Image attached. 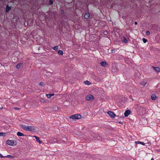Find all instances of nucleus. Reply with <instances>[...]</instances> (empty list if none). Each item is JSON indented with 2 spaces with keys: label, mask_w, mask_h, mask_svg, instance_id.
I'll list each match as a JSON object with an SVG mask.
<instances>
[{
  "label": "nucleus",
  "mask_w": 160,
  "mask_h": 160,
  "mask_svg": "<svg viewBox=\"0 0 160 160\" xmlns=\"http://www.w3.org/2000/svg\"><path fill=\"white\" fill-rule=\"evenodd\" d=\"M21 127L22 128L23 130L27 131L33 132L36 131V129L35 127L33 126L21 125Z\"/></svg>",
  "instance_id": "nucleus-1"
},
{
  "label": "nucleus",
  "mask_w": 160,
  "mask_h": 160,
  "mask_svg": "<svg viewBox=\"0 0 160 160\" xmlns=\"http://www.w3.org/2000/svg\"><path fill=\"white\" fill-rule=\"evenodd\" d=\"M81 118V117L80 114H77L72 115L69 117L70 118L73 119H80Z\"/></svg>",
  "instance_id": "nucleus-2"
},
{
  "label": "nucleus",
  "mask_w": 160,
  "mask_h": 160,
  "mask_svg": "<svg viewBox=\"0 0 160 160\" xmlns=\"http://www.w3.org/2000/svg\"><path fill=\"white\" fill-rule=\"evenodd\" d=\"M7 144L8 145L11 146H13L14 145H16V143L13 140H8L6 142Z\"/></svg>",
  "instance_id": "nucleus-3"
},
{
  "label": "nucleus",
  "mask_w": 160,
  "mask_h": 160,
  "mask_svg": "<svg viewBox=\"0 0 160 160\" xmlns=\"http://www.w3.org/2000/svg\"><path fill=\"white\" fill-rule=\"evenodd\" d=\"M70 95L69 94H65L63 95V97L65 98V101H69L70 100Z\"/></svg>",
  "instance_id": "nucleus-4"
},
{
  "label": "nucleus",
  "mask_w": 160,
  "mask_h": 160,
  "mask_svg": "<svg viewBox=\"0 0 160 160\" xmlns=\"http://www.w3.org/2000/svg\"><path fill=\"white\" fill-rule=\"evenodd\" d=\"M86 99L88 101L92 100H93L94 97L93 95L91 94L88 95L86 97Z\"/></svg>",
  "instance_id": "nucleus-5"
},
{
  "label": "nucleus",
  "mask_w": 160,
  "mask_h": 160,
  "mask_svg": "<svg viewBox=\"0 0 160 160\" xmlns=\"http://www.w3.org/2000/svg\"><path fill=\"white\" fill-rule=\"evenodd\" d=\"M107 113L112 118H114L116 116L115 114L112 111H109Z\"/></svg>",
  "instance_id": "nucleus-6"
},
{
  "label": "nucleus",
  "mask_w": 160,
  "mask_h": 160,
  "mask_svg": "<svg viewBox=\"0 0 160 160\" xmlns=\"http://www.w3.org/2000/svg\"><path fill=\"white\" fill-rule=\"evenodd\" d=\"M152 28L154 30L159 31L160 30V27L156 24H153L152 25Z\"/></svg>",
  "instance_id": "nucleus-7"
},
{
  "label": "nucleus",
  "mask_w": 160,
  "mask_h": 160,
  "mask_svg": "<svg viewBox=\"0 0 160 160\" xmlns=\"http://www.w3.org/2000/svg\"><path fill=\"white\" fill-rule=\"evenodd\" d=\"M131 112L130 110H127L125 111V112H124V116L125 117H128L129 115V114H131Z\"/></svg>",
  "instance_id": "nucleus-8"
},
{
  "label": "nucleus",
  "mask_w": 160,
  "mask_h": 160,
  "mask_svg": "<svg viewBox=\"0 0 160 160\" xmlns=\"http://www.w3.org/2000/svg\"><path fill=\"white\" fill-rule=\"evenodd\" d=\"M67 140L66 137L65 135H63V136H62V138H61V141H62V142H66Z\"/></svg>",
  "instance_id": "nucleus-9"
},
{
  "label": "nucleus",
  "mask_w": 160,
  "mask_h": 160,
  "mask_svg": "<svg viewBox=\"0 0 160 160\" xmlns=\"http://www.w3.org/2000/svg\"><path fill=\"white\" fill-rule=\"evenodd\" d=\"M90 16V13L89 12L86 13L84 15V18L86 19H88Z\"/></svg>",
  "instance_id": "nucleus-10"
},
{
  "label": "nucleus",
  "mask_w": 160,
  "mask_h": 160,
  "mask_svg": "<svg viewBox=\"0 0 160 160\" xmlns=\"http://www.w3.org/2000/svg\"><path fill=\"white\" fill-rule=\"evenodd\" d=\"M101 65L103 67H105L107 64V62H106L102 61L100 63Z\"/></svg>",
  "instance_id": "nucleus-11"
},
{
  "label": "nucleus",
  "mask_w": 160,
  "mask_h": 160,
  "mask_svg": "<svg viewBox=\"0 0 160 160\" xmlns=\"http://www.w3.org/2000/svg\"><path fill=\"white\" fill-rule=\"evenodd\" d=\"M33 137H35L36 138L37 142H39L40 143H41L42 142L40 140V138H38L36 136H33Z\"/></svg>",
  "instance_id": "nucleus-12"
},
{
  "label": "nucleus",
  "mask_w": 160,
  "mask_h": 160,
  "mask_svg": "<svg viewBox=\"0 0 160 160\" xmlns=\"http://www.w3.org/2000/svg\"><path fill=\"white\" fill-rule=\"evenodd\" d=\"M153 68L156 72H160V68L158 67H153Z\"/></svg>",
  "instance_id": "nucleus-13"
},
{
  "label": "nucleus",
  "mask_w": 160,
  "mask_h": 160,
  "mask_svg": "<svg viewBox=\"0 0 160 160\" xmlns=\"http://www.w3.org/2000/svg\"><path fill=\"white\" fill-rule=\"evenodd\" d=\"M135 143L136 144H140L143 145H145V143H144L143 142H140V141H136V142H135Z\"/></svg>",
  "instance_id": "nucleus-14"
},
{
  "label": "nucleus",
  "mask_w": 160,
  "mask_h": 160,
  "mask_svg": "<svg viewBox=\"0 0 160 160\" xmlns=\"http://www.w3.org/2000/svg\"><path fill=\"white\" fill-rule=\"evenodd\" d=\"M17 134L18 136H24V134L22 133L19 132H17Z\"/></svg>",
  "instance_id": "nucleus-15"
},
{
  "label": "nucleus",
  "mask_w": 160,
  "mask_h": 160,
  "mask_svg": "<svg viewBox=\"0 0 160 160\" xmlns=\"http://www.w3.org/2000/svg\"><path fill=\"white\" fill-rule=\"evenodd\" d=\"M157 98L156 96L154 95H152L151 96V98L152 100H155L156 98Z\"/></svg>",
  "instance_id": "nucleus-16"
},
{
  "label": "nucleus",
  "mask_w": 160,
  "mask_h": 160,
  "mask_svg": "<svg viewBox=\"0 0 160 160\" xmlns=\"http://www.w3.org/2000/svg\"><path fill=\"white\" fill-rule=\"evenodd\" d=\"M10 9H11L10 7H9L8 6H7L6 8V12H9V11L10 10Z\"/></svg>",
  "instance_id": "nucleus-17"
},
{
  "label": "nucleus",
  "mask_w": 160,
  "mask_h": 160,
  "mask_svg": "<svg viewBox=\"0 0 160 160\" xmlns=\"http://www.w3.org/2000/svg\"><path fill=\"white\" fill-rule=\"evenodd\" d=\"M123 41L124 42H125V43H128V41L127 39L125 37H123Z\"/></svg>",
  "instance_id": "nucleus-18"
},
{
  "label": "nucleus",
  "mask_w": 160,
  "mask_h": 160,
  "mask_svg": "<svg viewBox=\"0 0 160 160\" xmlns=\"http://www.w3.org/2000/svg\"><path fill=\"white\" fill-rule=\"evenodd\" d=\"M52 48L55 51H57L58 50V46H55L53 47Z\"/></svg>",
  "instance_id": "nucleus-19"
},
{
  "label": "nucleus",
  "mask_w": 160,
  "mask_h": 160,
  "mask_svg": "<svg viewBox=\"0 0 160 160\" xmlns=\"http://www.w3.org/2000/svg\"><path fill=\"white\" fill-rule=\"evenodd\" d=\"M54 95V94H48L46 95V96H47L48 98H50L51 96H53Z\"/></svg>",
  "instance_id": "nucleus-20"
},
{
  "label": "nucleus",
  "mask_w": 160,
  "mask_h": 160,
  "mask_svg": "<svg viewBox=\"0 0 160 160\" xmlns=\"http://www.w3.org/2000/svg\"><path fill=\"white\" fill-rule=\"evenodd\" d=\"M84 83H85L86 84L88 85H89L90 84V82L86 80L84 81Z\"/></svg>",
  "instance_id": "nucleus-21"
},
{
  "label": "nucleus",
  "mask_w": 160,
  "mask_h": 160,
  "mask_svg": "<svg viewBox=\"0 0 160 160\" xmlns=\"http://www.w3.org/2000/svg\"><path fill=\"white\" fill-rule=\"evenodd\" d=\"M4 158H14V157L13 156H11V155H8L7 156H4Z\"/></svg>",
  "instance_id": "nucleus-22"
},
{
  "label": "nucleus",
  "mask_w": 160,
  "mask_h": 160,
  "mask_svg": "<svg viewBox=\"0 0 160 160\" xmlns=\"http://www.w3.org/2000/svg\"><path fill=\"white\" fill-rule=\"evenodd\" d=\"M6 133L4 132H0V136H5Z\"/></svg>",
  "instance_id": "nucleus-23"
},
{
  "label": "nucleus",
  "mask_w": 160,
  "mask_h": 160,
  "mask_svg": "<svg viewBox=\"0 0 160 160\" xmlns=\"http://www.w3.org/2000/svg\"><path fill=\"white\" fill-rule=\"evenodd\" d=\"M61 98H62L63 102L65 101V98L63 97V95H62V94H61Z\"/></svg>",
  "instance_id": "nucleus-24"
},
{
  "label": "nucleus",
  "mask_w": 160,
  "mask_h": 160,
  "mask_svg": "<svg viewBox=\"0 0 160 160\" xmlns=\"http://www.w3.org/2000/svg\"><path fill=\"white\" fill-rule=\"evenodd\" d=\"M21 63H19L16 65V68L18 69H19L20 68L21 66Z\"/></svg>",
  "instance_id": "nucleus-25"
},
{
  "label": "nucleus",
  "mask_w": 160,
  "mask_h": 160,
  "mask_svg": "<svg viewBox=\"0 0 160 160\" xmlns=\"http://www.w3.org/2000/svg\"><path fill=\"white\" fill-rule=\"evenodd\" d=\"M142 41L144 43H145L147 42V40L144 38H142Z\"/></svg>",
  "instance_id": "nucleus-26"
},
{
  "label": "nucleus",
  "mask_w": 160,
  "mask_h": 160,
  "mask_svg": "<svg viewBox=\"0 0 160 160\" xmlns=\"http://www.w3.org/2000/svg\"><path fill=\"white\" fill-rule=\"evenodd\" d=\"M39 85L41 86H43L44 85V83L43 82H41L40 83Z\"/></svg>",
  "instance_id": "nucleus-27"
},
{
  "label": "nucleus",
  "mask_w": 160,
  "mask_h": 160,
  "mask_svg": "<svg viewBox=\"0 0 160 160\" xmlns=\"http://www.w3.org/2000/svg\"><path fill=\"white\" fill-rule=\"evenodd\" d=\"M146 34L147 35H149L150 34V31H147L146 32Z\"/></svg>",
  "instance_id": "nucleus-28"
},
{
  "label": "nucleus",
  "mask_w": 160,
  "mask_h": 160,
  "mask_svg": "<svg viewBox=\"0 0 160 160\" xmlns=\"http://www.w3.org/2000/svg\"><path fill=\"white\" fill-rule=\"evenodd\" d=\"M146 82H141L140 83V84L141 85H142L143 86H145V85H146Z\"/></svg>",
  "instance_id": "nucleus-29"
},
{
  "label": "nucleus",
  "mask_w": 160,
  "mask_h": 160,
  "mask_svg": "<svg viewBox=\"0 0 160 160\" xmlns=\"http://www.w3.org/2000/svg\"><path fill=\"white\" fill-rule=\"evenodd\" d=\"M49 2L50 5H51L53 4V2L52 0H50Z\"/></svg>",
  "instance_id": "nucleus-30"
},
{
  "label": "nucleus",
  "mask_w": 160,
  "mask_h": 160,
  "mask_svg": "<svg viewBox=\"0 0 160 160\" xmlns=\"http://www.w3.org/2000/svg\"><path fill=\"white\" fill-rule=\"evenodd\" d=\"M0 157L1 158H4V156H3L2 155L1 153H0Z\"/></svg>",
  "instance_id": "nucleus-31"
},
{
  "label": "nucleus",
  "mask_w": 160,
  "mask_h": 160,
  "mask_svg": "<svg viewBox=\"0 0 160 160\" xmlns=\"http://www.w3.org/2000/svg\"><path fill=\"white\" fill-rule=\"evenodd\" d=\"M14 109L16 110H20V108H16V107L14 108Z\"/></svg>",
  "instance_id": "nucleus-32"
},
{
  "label": "nucleus",
  "mask_w": 160,
  "mask_h": 160,
  "mask_svg": "<svg viewBox=\"0 0 160 160\" xmlns=\"http://www.w3.org/2000/svg\"><path fill=\"white\" fill-rule=\"evenodd\" d=\"M63 54V52L61 50V55H62Z\"/></svg>",
  "instance_id": "nucleus-33"
},
{
  "label": "nucleus",
  "mask_w": 160,
  "mask_h": 160,
  "mask_svg": "<svg viewBox=\"0 0 160 160\" xmlns=\"http://www.w3.org/2000/svg\"><path fill=\"white\" fill-rule=\"evenodd\" d=\"M118 123H120V124H123V122L121 121H119L118 122Z\"/></svg>",
  "instance_id": "nucleus-34"
},
{
  "label": "nucleus",
  "mask_w": 160,
  "mask_h": 160,
  "mask_svg": "<svg viewBox=\"0 0 160 160\" xmlns=\"http://www.w3.org/2000/svg\"><path fill=\"white\" fill-rule=\"evenodd\" d=\"M112 53H114L115 52V50H112Z\"/></svg>",
  "instance_id": "nucleus-35"
},
{
  "label": "nucleus",
  "mask_w": 160,
  "mask_h": 160,
  "mask_svg": "<svg viewBox=\"0 0 160 160\" xmlns=\"http://www.w3.org/2000/svg\"><path fill=\"white\" fill-rule=\"evenodd\" d=\"M138 24V23L137 22H134V24L135 25H137Z\"/></svg>",
  "instance_id": "nucleus-36"
},
{
  "label": "nucleus",
  "mask_w": 160,
  "mask_h": 160,
  "mask_svg": "<svg viewBox=\"0 0 160 160\" xmlns=\"http://www.w3.org/2000/svg\"><path fill=\"white\" fill-rule=\"evenodd\" d=\"M58 54H60V50L58 51Z\"/></svg>",
  "instance_id": "nucleus-37"
},
{
  "label": "nucleus",
  "mask_w": 160,
  "mask_h": 160,
  "mask_svg": "<svg viewBox=\"0 0 160 160\" xmlns=\"http://www.w3.org/2000/svg\"><path fill=\"white\" fill-rule=\"evenodd\" d=\"M61 12L62 13L63 12V10H61Z\"/></svg>",
  "instance_id": "nucleus-38"
},
{
  "label": "nucleus",
  "mask_w": 160,
  "mask_h": 160,
  "mask_svg": "<svg viewBox=\"0 0 160 160\" xmlns=\"http://www.w3.org/2000/svg\"><path fill=\"white\" fill-rule=\"evenodd\" d=\"M92 137H93V138H96V136H93Z\"/></svg>",
  "instance_id": "nucleus-39"
},
{
  "label": "nucleus",
  "mask_w": 160,
  "mask_h": 160,
  "mask_svg": "<svg viewBox=\"0 0 160 160\" xmlns=\"http://www.w3.org/2000/svg\"><path fill=\"white\" fill-rule=\"evenodd\" d=\"M151 160H154V159L153 158H152Z\"/></svg>",
  "instance_id": "nucleus-40"
},
{
  "label": "nucleus",
  "mask_w": 160,
  "mask_h": 160,
  "mask_svg": "<svg viewBox=\"0 0 160 160\" xmlns=\"http://www.w3.org/2000/svg\"><path fill=\"white\" fill-rule=\"evenodd\" d=\"M150 143H151L150 142H148V144H150Z\"/></svg>",
  "instance_id": "nucleus-41"
}]
</instances>
